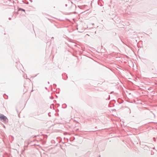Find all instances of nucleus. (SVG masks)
Returning <instances> with one entry per match:
<instances>
[{"instance_id":"obj_1","label":"nucleus","mask_w":157,"mask_h":157,"mask_svg":"<svg viewBox=\"0 0 157 157\" xmlns=\"http://www.w3.org/2000/svg\"><path fill=\"white\" fill-rule=\"evenodd\" d=\"M0 120H3L4 121L6 122L8 121V119L7 117L3 115H0Z\"/></svg>"}]
</instances>
